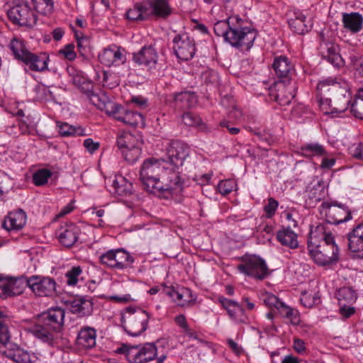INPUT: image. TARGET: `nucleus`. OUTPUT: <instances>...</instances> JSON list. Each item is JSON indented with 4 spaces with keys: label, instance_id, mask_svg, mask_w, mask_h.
Wrapping results in <instances>:
<instances>
[{
    "label": "nucleus",
    "instance_id": "obj_1",
    "mask_svg": "<svg viewBox=\"0 0 363 363\" xmlns=\"http://www.w3.org/2000/svg\"><path fill=\"white\" fill-rule=\"evenodd\" d=\"M140 179L145 189L153 194L166 196L180 194L185 186V175L172 171L165 160L150 157L145 160L140 169Z\"/></svg>",
    "mask_w": 363,
    "mask_h": 363
},
{
    "label": "nucleus",
    "instance_id": "obj_2",
    "mask_svg": "<svg viewBox=\"0 0 363 363\" xmlns=\"http://www.w3.org/2000/svg\"><path fill=\"white\" fill-rule=\"evenodd\" d=\"M9 48L15 58L23 62L30 70L41 72L48 69V55L45 52H31L26 48L23 40L13 38L9 43Z\"/></svg>",
    "mask_w": 363,
    "mask_h": 363
},
{
    "label": "nucleus",
    "instance_id": "obj_3",
    "mask_svg": "<svg viewBox=\"0 0 363 363\" xmlns=\"http://www.w3.org/2000/svg\"><path fill=\"white\" fill-rule=\"evenodd\" d=\"M149 313L140 308L127 307L125 314L121 315V321L125 331L136 337L145 332L148 325Z\"/></svg>",
    "mask_w": 363,
    "mask_h": 363
},
{
    "label": "nucleus",
    "instance_id": "obj_4",
    "mask_svg": "<svg viewBox=\"0 0 363 363\" xmlns=\"http://www.w3.org/2000/svg\"><path fill=\"white\" fill-rule=\"evenodd\" d=\"M117 352L125 354L130 363H146L155 358L157 363H162L167 358V355L164 354L157 356V350L154 343H146L140 349L138 346L123 345Z\"/></svg>",
    "mask_w": 363,
    "mask_h": 363
},
{
    "label": "nucleus",
    "instance_id": "obj_5",
    "mask_svg": "<svg viewBox=\"0 0 363 363\" xmlns=\"http://www.w3.org/2000/svg\"><path fill=\"white\" fill-rule=\"evenodd\" d=\"M308 250L314 262L320 266L329 265L339 259V248L335 242H312L308 245Z\"/></svg>",
    "mask_w": 363,
    "mask_h": 363
},
{
    "label": "nucleus",
    "instance_id": "obj_6",
    "mask_svg": "<svg viewBox=\"0 0 363 363\" xmlns=\"http://www.w3.org/2000/svg\"><path fill=\"white\" fill-rule=\"evenodd\" d=\"M257 33L255 29L249 27L230 28L225 42L241 51H247L253 45Z\"/></svg>",
    "mask_w": 363,
    "mask_h": 363
},
{
    "label": "nucleus",
    "instance_id": "obj_7",
    "mask_svg": "<svg viewBox=\"0 0 363 363\" xmlns=\"http://www.w3.org/2000/svg\"><path fill=\"white\" fill-rule=\"evenodd\" d=\"M241 262L237 269L246 276L262 280L269 274V269L265 261L259 256L245 255L241 257Z\"/></svg>",
    "mask_w": 363,
    "mask_h": 363
},
{
    "label": "nucleus",
    "instance_id": "obj_8",
    "mask_svg": "<svg viewBox=\"0 0 363 363\" xmlns=\"http://www.w3.org/2000/svg\"><path fill=\"white\" fill-rule=\"evenodd\" d=\"M106 113L125 125L135 127L143 123V116L138 112L130 111L116 103H109L106 107Z\"/></svg>",
    "mask_w": 363,
    "mask_h": 363
},
{
    "label": "nucleus",
    "instance_id": "obj_9",
    "mask_svg": "<svg viewBox=\"0 0 363 363\" xmlns=\"http://www.w3.org/2000/svg\"><path fill=\"white\" fill-rule=\"evenodd\" d=\"M320 213L325 215L326 222L329 224L337 225L352 218L351 212L343 204L335 202L324 201L321 203Z\"/></svg>",
    "mask_w": 363,
    "mask_h": 363
},
{
    "label": "nucleus",
    "instance_id": "obj_10",
    "mask_svg": "<svg viewBox=\"0 0 363 363\" xmlns=\"http://www.w3.org/2000/svg\"><path fill=\"white\" fill-rule=\"evenodd\" d=\"M100 262L110 268L123 269L130 267L134 258L123 249L110 250L99 257Z\"/></svg>",
    "mask_w": 363,
    "mask_h": 363
},
{
    "label": "nucleus",
    "instance_id": "obj_11",
    "mask_svg": "<svg viewBox=\"0 0 363 363\" xmlns=\"http://www.w3.org/2000/svg\"><path fill=\"white\" fill-rule=\"evenodd\" d=\"M189 146L179 140H174L169 143L167 148L168 161H165L172 171L180 172L179 169L183 166L185 159L189 156Z\"/></svg>",
    "mask_w": 363,
    "mask_h": 363
},
{
    "label": "nucleus",
    "instance_id": "obj_12",
    "mask_svg": "<svg viewBox=\"0 0 363 363\" xmlns=\"http://www.w3.org/2000/svg\"><path fill=\"white\" fill-rule=\"evenodd\" d=\"M9 20L20 26L32 27L37 22V16L28 3H21L11 7L7 12Z\"/></svg>",
    "mask_w": 363,
    "mask_h": 363
},
{
    "label": "nucleus",
    "instance_id": "obj_13",
    "mask_svg": "<svg viewBox=\"0 0 363 363\" xmlns=\"http://www.w3.org/2000/svg\"><path fill=\"white\" fill-rule=\"evenodd\" d=\"M28 287L38 296L52 297L57 294V284L49 277L33 275L28 278Z\"/></svg>",
    "mask_w": 363,
    "mask_h": 363
},
{
    "label": "nucleus",
    "instance_id": "obj_14",
    "mask_svg": "<svg viewBox=\"0 0 363 363\" xmlns=\"http://www.w3.org/2000/svg\"><path fill=\"white\" fill-rule=\"evenodd\" d=\"M173 44V50L179 59L187 61L194 57L196 52L195 40L188 33L177 34Z\"/></svg>",
    "mask_w": 363,
    "mask_h": 363
},
{
    "label": "nucleus",
    "instance_id": "obj_15",
    "mask_svg": "<svg viewBox=\"0 0 363 363\" xmlns=\"http://www.w3.org/2000/svg\"><path fill=\"white\" fill-rule=\"evenodd\" d=\"M328 92L333 94V112L335 114L342 113L347 110L349 106L351 108L352 102L351 94L347 88H341L339 84L334 80L327 89Z\"/></svg>",
    "mask_w": 363,
    "mask_h": 363
},
{
    "label": "nucleus",
    "instance_id": "obj_16",
    "mask_svg": "<svg viewBox=\"0 0 363 363\" xmlns=\"http://www.w3.org/2000/svg\"><path fill=\"white\" fill-rule=\"evenodd\" d=\"M65 315V312L62 308L55 307L43 311L38 318L59 334L64 325Z\"/></svg>",
    "mask_w": 363,
    "mask_h": 363
},
{
    "label": "nucleus",
    "instance_id": "obj_17",
    "mask_svg": "<svg viewBox=\"0 0 363 363\" xmlns=\"http://www.w3.org/2000/svg\"><path fill=\"white\" fill-rule=\"evenodd\" d=\"M320 38L318 50L322 58L327 60L333 66L339 67L342 62V58L339 54L338 45L332 41L326 40L323 33H320Z\"/></svg>",
    "mask_w": 363,
    "mask_h": 363
},
{
    "label": "nucleus",
    "instance_id": "obj_18",
    "mask_svg": "<svg viewBox=\"0 0 363 363\" xmlns=\"http://www.w3.org/2000/svg\"><path fill=\"white\" fill-rule=\"evenodd\" d=\"M101 64L111 67V65H120L126 61L125 50L124 48L115 45L105 48L99 55Z\"/></svg>",
    "mask_w": 363,
    "mask_h": 363
},
{
    "label": "nucleus",
    "instance_id": "obj_19",
    "mask_svg": "<svg viewBox=\"0 0 363 363\" xmlns=\"http://www.w3.org/2000/svg\"><path fill=\"white\" fill-rule=\"evenodd\" d=\"M334 82V79H327L323 81H320L317 85V95H316V101L318 104V106L320 110L325 114H332L335 115V112H333V99L326 96L325 93L327 91V89L329 88L331 83Z\"/></svg>",
    "mask_w": 363,
    "mask_h": 363
},
{
    "label": "nucleus",
    "instance_id": "obj_20",
    "mask_svg": "<svg viewBox=\"0 0 363 363\" xmlns=\"http://www.w3.org/2000/svg\"><path fill=\"white\" fill-rule=\"evenodd\" d=\"M145 3L149 19L152 17L167 19L172 13L168 0H150Z\"/></svg>",
    "mask_w": 363,
    "mask_h": 363
},
{
    "label": "nucleus",
    "instance_id": "obj_21",
    "mask_svg": "<svg viewBox=\"0 0 363 363\" xmlns=\"http://www.w3.org/2000/svg\"><path fill=\"white\" fill-rule=\"evenodd\" d=\"M29 331L41 342L52 345L58 333L51 328H48L43 322L37 318L36 323L30 328Z\"/></svg>",
    "mask_w": 363,
    "mask_h": 363
},
{
    "label": "nucleus",
    "instance_id": "obj_22",
    "mask_svg": "<svg viewBox=\"0 0 363 363\" xmlns=\"http://www.w3.org/2000/svg\"><path fill=\"white\" fill-rule=\"evenodd\" d=\"M157 52L152 45L144 46L138 52L133 53V61L140 65H145L149 69L155 68L157 62Z\"/></svg>",
    "mask_w": 363,
    "mask_h": 363
},
{
    "label": "nucleus",
    "instance_id": "obj_23",
    "mask_svg": "<svg viewBox=\"0 0 363 363\" xmlns=\"http://www.w3.org/2000/svg\"><path fill=\"white\" fill-rule=\"evenodd\" d=\"M80 228L73 223L61 226L57 231L60 242L67 247L73 246L78 240Z\"/></svg>",
    "mask_w": 363,
    "mask_h": 363
},
{
    "label": "nucleus",
    "instance_id": "obj_24",
    "mask_svg": "<svg viewBox=\"0 0 363 363\" xmlns=\"http://www.w3.org/2000/svg\"><path fill=\"white\" fill-rule=\"evenodd\" d=\"M26 220V212L21 208L16 209L8 213L2 223V227L8 231L19 230L25 226Z\"/></svg>",
    "mask_w": 363,
    "mask_h": 363
},
{
    "label": "nucleus",
    "instance_id": "obj_25",
    "mask_svg": "<svg viewBox=\"0 0 363 363\" xmlns=\"http://www.w3.org/2000/svg\"><path fill=\"white\" fill-rule=\"evenodd\" d=\"M327 222L325 223H319L314 229H311L309 235V239L308 240V245H312V242L315 244H319L320 242H335V238L329 229V226Z\"/></svg>",
    "mask_w": 363,
    "mask_h": 363
},
{
    "label": "nucleus",
    "instance_id": "obj_26",
    "mask_svg": "<svg viewBox=\"0 0 363 363\" xmlns=\"http://www.w3.org/2000/svg\"><path fill=\"white\" fill-rule=\"evenodd\" d=\"M348 248L353 252H361L363 258V222L354 227L347 235Z\"/></svg>",
    "mask_w": 363,
    "mask_h": 363
},
{
    "label": "nucleus",
    "instance_id": "obj_27",
    "mask_svg": "<svg viewBox=\"0 0 363 363\" xmlns=\"http://www.w3.org/2000/svg\"><path fill=\"white\" fill-rule=\"evenodd\" d=\"M109 191L115 196H127L133 193V185L123 176H116Z\"/></svg>",
    "mask_w": 363,
    "mask_h": 363
},
{
    "label": "nucleus",
    "instance_id": "obj_28",
    "mask_svg": "<svg viewBox=\"0 0 363 363\" xmlns=\"http://www.w3.org/2000/svg\"><path fill=\"white\" fill-rule=\"evenodd\" d=\"M175 105L181 108L187 109L196 105L197 97L194 92L191 91H184L174 93L172 95Z\"/></svg>",
    "mask_w": 363,
    "mask_h": 363
},
{
    "label": "nucleus",
    "instance_id": "obj_29",
    "mask_svg": "<svg viewBox=\"0 0 363 363\" xmlns=\"http://www.w3.org/2000/svg\"><path fill=\"white\" fill-rule=\"evenodd\" d=\"M294 18L288 21L291 29L299 35L307 33L311 28V24L309 21L306 22V16L299 11H294Z\"/></svg>",
    "mask_w": 363,
    "mask_h": 363
},
{
    "label": "nucleus",
    "instance_id": "obj_30",
    "mask_svg": "<svg viewBox=\"0 0 363 363\" xmlns=\"http://www.w3.org/2000/svg\"><path fill=\"white\" fill-rule=\"evenodd\" d=\"M96 333L94 328L85 327L79 332L77 344L79 347L89 349L96 345Z\"/></svg>",
    "mask_w": 363,
    "mask_h": 363
},
{
    "label": "nucleus",
    "instance_id": "obj_31",
    "mask_svg": "<svg viewBox=\"0 0 363 363\" xmlns=\"http://www.w3.org/2000/svg\"><path fill=\"white\" fill-rule=\"evenodd\" d=\"M272 67L278 78H287L294 69V65L286 56L281 55L274 58Z\"/></svg>",
    "mask_w": 363,
    "mask_h": 363
},
{
    "label": "nucleus",
    "instance_id": "obj_32",
    "mask_svg": "<svg viewBox=\"0 0 363 363\" xmlns=\"http://www.w3.org/2000/svg\"><path fill=\"white\" fill-rule=\"evenodd\" d=\"M116 145L123 152L124 149L130 150L138 145H143L140 135H135L129 132H124L118 136Z\"/></svg>",
    "mask_w": 363,
    "mask_h": 363
},
{
    "label": "nucleus",
    "instance_id": "obj_33",
    "mask_svg": "<svg viewBox=\"0 0 363 363\" xmlns=\"http://www.w3.org/2000/svg\"><path fill=\"white\" fill-rule=\"evenodd\" d=\"M342 23L346 30L352 33H357L362 28L363 17L356 12L344 13L342 14Z\"/></svg>",
    "mask_w": 363,
    "mask_h": 363
},
{
    "label": "nucleus",
    "instance_id": "obj_34",
    "mask_svg": "<svg viewBox=\"0 0 363 363\" xmlns=\"http://www.w3.org/2000/svg\"><path fill=\"white\" fill-rule=\"evenodd\" d=\"M218 301L220 303L222 307L226 310L229 317L233 320H238L239 315H242L244 313L242 307L235 301L228 299L221 296L218 298Z\"/></svg>",
    "mask_w": 363,
    "mask_h": 363
},
{
    "label": "nucleus",
    "instance_id": "obj_35",
    "mask_svg": "<svg viewBox=\"0 0 363 363\" xmlns=\"http://www.w3.org/2000/svg\"><path fill=\"white\" fill-rule=\"evenodd\" d=\"M71 307L73 313L79 314L80 316L89 315L93 311V303L91 299L85 296H82L74 299Z\"/></svg>",
    "mask_w": 363,
    "mask_h": 363
},
{
    "label": "nucleus",
    "instance_id": "obj_36",
    "mask_svg": "<svg viewBox=\"0 0 363 363\" xmlns=\"http://www.w3.org/2000/svg\"><path fill=\"white\" fill-rule=\"evenodd\" d=\"M277 239L282 245L291 249L298 247L297 235L289 228L279 230L277 233Z\"/></svg>",
    "mask_w": 363,
    "mask_h": 363
},
{
    "label": "nucleus",
    "instance_id": "obj_37",
    "mask_svg": "<svg viewBox=\"0 0 363 363\" xmlns=\"http://www.w3.org/2000/svg\"><path fill=\"white\" fill-rule=\"evenodd\" d=\"M28 278L20 277L17 279H10L8 290L6 292L5 298L21 295L23 294L25 288L28 286Z\"/></svg>",
    "mask_w": 363,
    "mask_h": 363
},
{
    "label": "nucleus",
    "instance_id": "obj_38",
    "mask_svg": "<svg viewBox=\"0 0 363 363\" xmlns=\"http://www.w3.org/2000/svg\"><path fill=\"white\" fill-rule=\"evenodd\" d=\"M336 296L339 304H353L357 298V294L355 290L350 286H343L340 288L336 293Z\"/></svg>",
    "mask_w": 363,
    "mask_h": 363
},
{
    "label": "nucleus",
    "instance_id": "obj_39",
    "mask_svg": "<svg viewBox=\"0 0 363 363\" xmlns=\"http://www.w3.org/2000/svg\"><path fill=\"white\" fill-rule=\"evenodd\" d=\"M145 2L136 4L126 12V17L131 21H146L149 19Z\"/></svg>",
    "mask_w": 363,
    "mask_h": 363
},
{
    "label": "nucleus",
    "instance_id": "obj_40",
    "mask_svg": "<svg viewBox=\"0 0 363 363\" xmlns=\"http://www.w3.org/2000/svg\"><path fill=\"white\" fill-rule=\"evenodd\" d=\"M351 113L355 118L363 120V86L357 91L352 99Z\"/></svg>",
    "mask_w": 363,
    "mask_h": 363
},
{
    "label": "nucleus",
    "instance_id": "obj_41",
    "mask_svg": "<svg viewBox=\"0 0 363 363\" xmlns=\"http://www.w3.org/2000/svg\"><path fill=\"white\" fill-rule=\"evenodd\" d=\"M277 311L281 316L288 319L291 324L296 325L300 323L298 311L286 306L284 302L278 308Z\"/></svg>",
    "mask_w": 363,
    "mask_h": 363
},
{
    "label": "nucleus",
    "instance_id": "obj_42",
    "mask_svg": "<svg viewBox=\"0 0 363 363\" xmlns=\"http://www.w3.org/2000/svg\"><path fill=\"white\" fill-rule=\"evenodd\" d=\"M323 196L324 192L323 187L318 184L307 191L306 202L308 206H314L317 203L321 201Z\"/></svg>",
    "mask_w": 363,
    "mask_h": 363
},
{
    "label": "nucleus",
    "instance_id": "obj_43",
    "mask_svg": "<svg viewBox=\"0 0 363 363\" xmlns=\"http://www.w3.org/2000/svg\"><path fill=\"white\" fill-rule=\"evenodd\" d=\"M59 133L64 137L85 135L84 130L81 127H74L67 123L57 125Z\"/></svg>",
    "mask_w": 363,
    "mask_h": 363
},
{
    "label": "nucleus",
    "instance_id": "obj_44",
    "mask_svg": "<svg viewBox=\"0 0 363 363\" xmlns=\"http://www.w3.org/2000/svg\"><path fill=\"white\" fill-rule=\"evenodd\" d=\"M302 154L305 156H322L326 154L323 145L318 143H310L303 145L301 148Z\"/></svg>",
    "mask_w": 363,
    "mask_h": 363
},
{
    "label": "nucleus",
    "instance_id": "obj_45",
    "mask_svg": "<svg viewBox=\"0 0 363 363\" xmlns=\"http://www.w3.org/2000/svg\"><path fill=\"white\" fill-rule=\"evenodd\" d=\"M35 10L43 15L50 14L54 9L53 0H32Z\"/></svg>",
    "mask_w": 363,
    "mask_h": 363
},
{
    "label": "nucleus",
    "instance_id": "obj_46",
    "mask_svg": "<svg viewBox=\"0 0 363 363\" xmlns=\"http://www.w3.org/2000/svg\"><path fill=\"white\" fill-rule=\"evenodd\" d=\"M7 356L15 363H34L35 362L28 352L23 350L9 351Z\"/></svg>",
    "mask_w": 363,
    "mask_h": 363
},
{
    "label": "nucleus",
    "instance_id": "obj_47",
    "mask_svg": "<svg viewBox=\"0 0 363 363\" xmlns=\"http://www.w3.org/2000/svg\"><path fill=\"white\" fill-rule=\"evenodd\" d=\"M82 274V269L80 266H74L65 273L66 283L68 286L77 285L80 276Z\"/></svg>",
    "mask_w": 363,
    "mask_h": 363
},
{
    "label": "nucleus",
    "instance_id": "obj_48",
    "mask_svg": "<svg viewBox=\"0 0 363 363\" xmlns=\"http://www.w3.org/2000/svg\"><path fill=\"white\" fill-rule=\"evenodd\" d=\"M142 145L135 146L132 149H124L121 154L123 155L124 160L130 164L135 163L141 155Z\"/></svg>",
    "mask_w": 363,
    "mask_h": 363
},
{
    "label": "nucleus",
    "instance_id": "obj_49",
    "mask_svg": "<svg viewBox=\"0 0 363 363\" xmlns=\"http://www.w3.org/2000/svg\"><path fill=\"white\" fill-rule=\"evenodd\" d=\"M52 173L47 169H41L33 174V182L36 186H43L48 182Z\"/></svg>",
    "mask_w": 363,
    "mask_h": 363
},
{
    "label": "nucleus",
    "instance_id": "obj_50",
    "mask_svg": "<svg viewBox=\"0 0 363 363\" xmlns=\"http://www.w3.org/2000/svg\"><path fill=\"white\" fill-rule=\"evenodd\" d=\"M230 18L223 21H218L214 24L213 30L214 33L217 36L223 37L225 39L228 33L231 28L230 23Z\"/></svg>",
    "mask_w": 363,
    "mask_h": 363
},
{
    "label": "nucleus",
    "instance_id": "obj_51",
    "mask_svg": "<svg viewBox=\"0 0 363 363\" xmlns=\"http://www.w3.org/2000/svg\"><path fill=\"white\" fill-rule=\"evenodd\" d=\"M182 120L185 125L188 126H205L201 118L191 112H186L182 116Z\"/></svg>",
    "mask_w": 363,
    "mask_h": 363
},
{
    "label": "nucleus",
    "instance_id": "obj_52",
    "mask_svg": "<svg viewBox=\"0 0 363 363\" xmlns=\"http://www.w3.org/2000/svg\"><path fill=\"white\" fill-rule=\"evenodd\" d=\"M236 186V182L234 179H225L220 181L218 184V189L223 195H227L233 191Z\"/></svg>",
    "mask_w": 363,
    "mask_h": 363
},
{
    "label": "nucleus",
    "instance_id": "obj_53",
    "mask_svg": "<svg viewBox=\"0 0 363 363\" xmlns=\"http://www.w3.org/2000/svg\"><path fill=\"white\" fill-rule=\"evenodd\" d=\"M282 86V84H280L279 86ZM279 89H280V87ZM294 96V94L291 93L290 91L287 94H284L283 91L279 89L278 93L275 95L274 100L281 106H286L291 103Z\"/></svg>",
    "mask_w": 363,
    "mask_h": 363
},
{
    "label": "nucleus",
    "instance_id": "obj_54",
    "mask_svg": "<svg viewBox=\"0 0 363 363\" xmlns=\"http://www.w3.org/2000/svg\"><path fill=\"white\" fill-rule=\"evenodd\" d=\"M67 70L72 77V84L77 87L79 88L86 81V78L81 72H77L73 67L68 68Z\"/></svg>",
    "mask_w": 363,
    "mask_h": 363
},
{
    "label": "nucleus",
    "instance_id": "obj_55",
    "mask_svg": "<svg viewBox=\"0 0 363 363\" xmlns=\"http://www.w3.org/2000/svg\"><path fill=\"white\" fill-rule=\"evenodd\" d=\"M264 303L266 306L271 308L272 309L275 308L278 309L280 305L282 303V301L272 294H267L264 297Z\"/></svg>",
    "mask_w": 363,
    "mask_h": 363
},
{
    "label": "nucleus",
    "instance_id": "obj_56",
    "mask_svg": "<svg viewBox=\"0 0 363 363\" xmlns=\"http://www.w3.org/2000/svg\"><path fill=\"white\" fill-rule=\"evenodd\" d=\"M278 206V201L274 198L268 199V203L264 207V211L268 218H271L275 214Z\"/></svg>",
    "mask_w": 363,
    "mask_h": 363
},
{
    "label": "nucleus",
    "instance_id": "obj_57",
    "mask_svg": "<svg viewBox=\"0 0 363 363\" xmlns=\"http://www.w3.org/2000/svg\"><path fill=\"white\" fill-rule=\"evenodd\" d=\"M11 335L8 325L4 322H0V343L5 345L10 340Z\"/></svg>",
    "mask_w": 363,
    "mask_h": 363
},
{
    "label": "nucleus",
    "instance_id": "obj_58",
    "mask_svg": "<svg viewBox=\"0 0 363 363\" xmlns=\"http://www.w3.org/2000/svg\"><path fill=\"white\" fill-rule=\"evenodd\" d=\"M74 45L72 43L67 44L65 48L59 51L60 54L64 55V57L68 60H74L76 57V53L74 51Z\"/></svg>",
    "mask_w": 363,
    "mask_h": 363
},
{
    "label": "nucleus",
    "instance_id": "obj_59",
    "mask_svg": "<svg viewBox=\"0 0 363 363\" xmlns=\"http://www.w3.org/2000/svg\"><path fill=\"white\" fill-rule=\"evenodd\" d=\"M351 305L352 304H345V306H344V305L342 304H339L340 313L345 319L349 318L355 313L354 307L351 306Z\"/></svg>",
    "mask_w": 363,
    "mask_h": 363
},
{
    "label": "nucleus",
    "instance_id": "obj_60",
    "mask_svg": "<svg viewBox=\"0 0 363 363\" xmlns=\"http://www.w3.org/2000/svg\"><path fill=\"white\" fill-rule=\"evenodd\" d=\"M352 66L356 72L363 77V56L352 57L351 58Z\"/></svg>",
    "mask_w": 363,
    "mask_h": 363
},
{
    "label": "nucleus",
    "instance_id": "obj_61",
    "mask_svg": "<svg viewBox=\"0 0 363 363\" xmlns=\"http://www.w3.org/2000/svg\"><path fill=\"white\" fill-rule=\"evenodd\" d=\"M83 145L89 152L92 154L99 148L100 144L99 142H94L91 138H87L84 140Z\"/></svg>",
    "mask_w": 363,
    "mask_h": 363
},
{
    "label": "nucleus",
    "instance_id": "obj_62",
    "mask_svg": "<svg viewBox=\"0 0 363 363\" xmlns=\"http://www.w3.org/2000/svg\"><path fill=\"white\" fill-rule=\"evenodd\" d=\"M351 155L360 160H363V144L359 143L357 145H354L350 148Z\"/></svg>",
    "mask_w": 363,
    "mask_h": 363
},
{
    "label": "nucleus",
    "instance_id": "obj_63",
    "mask_svg": "<svg viewBox=\"0 0 363 363\" xmlns=\"http://www.w3.org/2000/svg\"><path fill=\"white\" fill-rule=\"evenodd\" d=\"M88 40L86 38L78 39L77 48L81 55L85 56L88 50Z\"/></svg>",
    "mask_w": 363,
    "mask_h": 363
},
{
    "label": "nucleus",
    "instance_id": "obj_64",
    "mask_svg": "<svg viewBox=\"0 0 363 363\" xmlns=\"http://www.w3.org/2000/svg\"><path fill=\"white\" fill-rule=\"evenodd\" d=\"M94 85L92 82L90 80H88L87 79L86 81L81 84V86L79 87V89L84 92L86 96L92 93L93 91Z\"/></svg>",
    "mask_w": 363,
    "mask_h": 363
}]
</instances>
